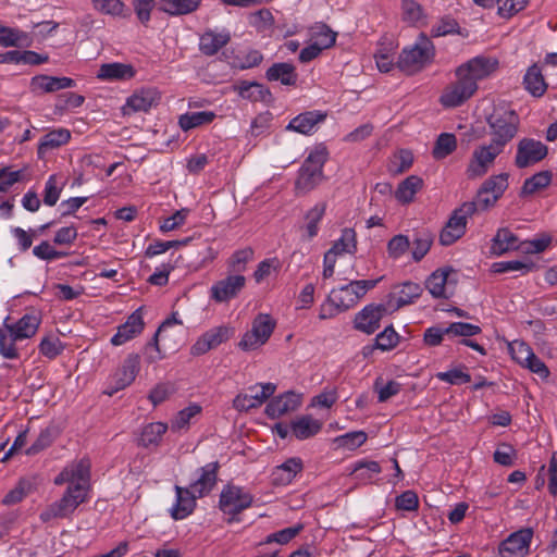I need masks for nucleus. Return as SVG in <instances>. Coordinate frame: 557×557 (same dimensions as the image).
<instances>
[{
	"instance_id": "nucleus-32",
	"label": "nucleus",
	"mask_w": 557,
	"mask_h": 557,
	"mask_svg": "<svg viewBox=\"0 0 557 557\" xmlns=\"http://www.w3.org/2000/svg\"><path fill=\"white\" fill-rule=\"evenodd\" d=\"M71 138V133L65 128L53 129L45 134L38 145V154H45L51 149L65 145Z\"/></svg>"
},
{
	"instance_id": "nucleus-42",
	"label": "nucleus",
	"mask_w": 557,
	"mask_h": 557,
	"mask_svg": "<svg viewBox=\"0 0 557 557\" xmlns=\"http://www.w3.org/2000/svg\"><path fill=\"white\" fill-rule=\"evenodd\" d=\"M403 20L411 25H425L423 8L414 0L401 1Z\"/></svg>"
},
{
	"instance_id": "nucleus-31",
	"label": "nucleus",
	"mask_w": 557,
	"mask_h": 557,
	"mask_svg": "<svg viewBox=\"0 0 557 557\" xmlns=\"http://www.w3.org/2000/svg\"><path fill=\"white\" fill-rule=\"evenodd\" d=\"M168 430V424L163 422H151L141 430L138 444L145 448L159 446L163 434Z\"/></svg>"
},
{
	"instance_id": "nucleus-18",
	"label": "nucleus",
	"mask_w": 557,
	"mask_h": 557,
	"mask_svg": "<svg viewBox=\"0 0 557 557\" xmlns=\"http://www.w3.org/2000/svg\"><path fill=\"white\" fill-rule=\"evenodd\" d=\"M300 396L294 392H286L277 397L271 399L265 407V414L271 419L280 418L281 416L296 410L300 406Z\"/></svg>"
},
{
	"instance_id": "nucleus-51",
	"label": "nucleus",
	"mask_w": 557,
	"mask_h": 557,
	"mask_svg": "<svg viewBox=\"0 0 557 557\" xmlns=\"http://www.w3.org/2000/svg\"><path fill=\"white\" fill-rule=\"evenodd\" d=\"M253 249L246 247L244 249L235 251L228 262L230 270L236 274L246 270V264L252 260Z\"/></svg>"
},
{
	"instance_id": "nucleus-12",
	"label": "nucleus",
	"mask_w": 557,
	"mask_h": 557,
	"mask_svg": "<svg viewBox=\"0 0 557 557\" xmlns=\"http://www.w3.org/2000/svg\"><path fill=\"white\" fill-rule=\"evenodd\" d=\"M503 150V148L493 143L478 147L473 151L472 159L468 165V175L470 177L483 176L493 165L496 157L499 156Z\"/></svg>"
},
{
	"instance_id": "nucleus-53",
	"label": "nucleus",
	"mask_w": 557,
	"mask_h": 557,
	"mask_svg": "<svg viewBox=\"0 0 557 557\" xmlns=\"http://www.w3.org/2000/svg\"><path fill=\"white\" fill-rule=\"evenodd\" d=\"M304 529V525L301 523H298L294 527L285 528L283 530H280L277 532L271 533L267 536L264 543H278V544H287L289 543L295 536H297Z\"/></svg>"
},
{
	"instance_id": "nucleus-40",
	"label": "nucleus",
	"mask_w": 557,
	"mask_h": 557,
	"mask_svg": "<svg viewBox=\"0 0 557 557\" xmlns=\"http://www.w3.org/2000/svg\"><path fill=\"white\" fill-rule=\"evenodd\" d=\"M552 182V174L549 171H541L531 177L527 178L521 188V195H533L536 191L547 187Z\"/></svg>"
},
{
	"instance_id": "nucleus-55",
	"label": "nucleus",
	"mask_w": 557,
	"mask_h": 557,
	"mask_svg": "<svg viewBox=\"0 0 557 557\" xmlns=\"http://www.w3.org/2000/svg\"><path fill=\"white\" fill-rule=\"evenodd\" d=\"M63 349L64 345L59 337L55 336H46L39 344L40 354L49 359H54L61 355Z\"/></svg>"
},
{
	"instance_id": "nucleus-16",
	"label": "nucleus",
	"mask_w": 557,
	"mask_h": 557,
	"mask_svg": "<svg viewBox=\"0 0 557 557\" xmlns=\"http://www.w3.org/2000/svg\"><path fill=\"white\" fill-rule=\"evenodd\" d=\"M234 90L243 99L252 102H263L265 104H272L274 97L271 90L258 82L239 81L233 86Z\"/></svg>"
},
{
	"instance_id": "nucleus-60",
	"label": "nucleus",
	"mask_w": 557,
	"mask_h": 557,
	"mask_svg": "<svg viewBox=\"0 0 557 557\" xmlns=\"http://www.w3.org/2000/svg\"><path fill=\"white\" fill-rule=\"evenodd\" d=\"M507 180V174L495 175L486 180L482 187L488 193L494 194L493 196H495V198L499 199L508 186Z\"/></svg>"
},
{
	"instance_id": "nucleus-38",
	"label": "nucleus",
	"mask_w": 557,
	"mask_h": 557,
	"mask_svg": "<svg viewBox=\"0 0 557 557\" xmlns=\"http://www.w3.org/2000/svg\"><path fill=\"white\" fill-rule=\"evenodd\" d=\"M310 37L312 42H317L323 49H327L335 44L336 33H334L326 24L318 23L310 28Z\"/></svg>"
},
{
	"instance_id": "nucleus-50",
	"label": "nucleus",
	"mask_w": 557,
	"mask_h": 557,
	"mask_svg": "<svg viewBox=\"0 0 557 557\" xmlns=\"http://www.w3.org/2000/svg\"><path fill=\"white\" fill-rule=\"evenodd\" d=\"M368 435L363 431H352L335 438L338 447L354 450L366 443Z\"/></svg>"
},
{
	"instance_id": "nucleus-47",
	"label": "nucleus",
	"mask_w": 557,
	"mask_h": 557,
	"mask_svg": "<svg viewBox=\"0 0 557 557\" xmlns=\"http://www.w3.org/2000/svg\"><path fill=\"white\" fill-rule=\"evenodd\" d=\"M201 412V406L193 404L177 412L171 422L172 431H180L188 428L190 419Z\"/></svg>"
},
{
	"instance_id": "nucleus-9",
	"label": "nucleus",
	"mask_w": 557,
	"mask_h": 557,
	"mask_svg": "<svg viewBox=\"0 0 557 557\" xmlns=\"http://www.w3.org/2000/svg\"><path fill=\"white\" fill-rule=\"evenodd\" d=\"M393 312L387 304H370L363 307L354 319V329L371 335L381 326L383 317Z\"/></svg>"
},
{
	"instance_id": "nucleus-48",
	"label": "nucleus",
	"mask_w": 557,
	"mask_h": 557,
	"mask_svg": "<svg viewBox=\"0 0 557 557\" xmlns=\"http://www.w3.org/2000/svg\"><path fill=\"white\" fill-rule=\"evenodd\" d=\"M275 326L276 321L268 313H258L251 322V329L267 339L271 337Z\"/></svg>"
},
{
	"instance_id": "nucleus-26",
	"label": "nucleus",
	"mask_w": 557,
	"mask_h": 557,
	"mask_svg": "<svg viewBox=\"0 0 557 557\" xmlns=\"http://www.w3.org/2000/svg\"><path fill=\"white\" fill-rule=\"evenodd\" d=\"M231 40L228 32L215 33L214 30H206L199 38V50L207 57H212L225 47Z\"/></svg>"
},
{
	"instance_id": "nucleus-28",
	"label": "nucleus",
	"mask_w": 557,
	"mask_h": 557,
	"mask_svg": "<svg viewBox=\"0 0 557 557\" xmlns=\"http://www.w3.org/2000/svg\"><path fill=\"white\" fill-rule=\"evenodd\" d=\"M160 101V95L156 89H141L139 92L132 95L126 106L134 112H147Z\"/></svg>"
},
{
	"instance_id": "nucleus-1",
	"label": "nucleus",
	"mask_w": 557,
	"mask_h": 557,
	"mask_svg": "<svg viewBox=\"0 0 557 557\" xmlns=\"http://www.w3.org/2000/svg\"><path fill=\"white\" fill-rule=\"evenodd\" d=\"M72 484H70L62 497L47 506L39 515L41 522L47 523L53 519H69L79 505L87 500V492L90 481V462L81 459L67 467Z\"/></svg>"
},
{
	"instance_id": "nucleus-61",
	"label": "nucleus",
	"mask_w": 557,
	"mask_h": 557,
	"mask_svg": "<svg viewBox=\"0 0 557 557\" xmlns=\"http://www.w3.org/2000/svg\"><path fill=\"white\" fill-rule=\"evenodd\" d=\"M262 405L258 393L238 394L233 400V407L238 411H248Z\"/></svg>"
},
{
	"instance_id": "nucleus-35",
	"label": "nucleus",
	"mask_w": 557,
	"mask_h": 557,
	"mask_svg": "<svg viewBox=\"0 0 557 557\" xmlns=\"http://www.w3.org/2000/svg\"><path fill=\"white\" fill-rule=\"evenodd\" d=\"M215 117L212 111L187 112L180 116L178 124L183 131L210 124Z\"/></svg>"
},
{
	"instance_id": "nucleus-7",
	"label": "nucleus",
	"mask_w": 557,
	"mask_h": 557,
	"mask_svg": "<svg viewBox=\"0 0 557 557\" xmlns=\"http://www.w3.org/2000/svg\"><path fill=\"white\" fill-rule=\"evenodd\" d=\"M252 502L253 497L242 487L226 484L220 494L219 508L224 515L230 516L227 523H233L238 521L237 516L249 508Z\"/></svg>"
},
{
	"instance_id": "nucleus-30",
	"label": "nucleus",
	"mask_w": 557,
	"mask_h": 557,
	"mask_svg": "<svg viewBox=\"0 0 557 557\" xmlns=\"http://www.w3.org/2000/svg\"><path fill=\"white\" fill-rule=\"evenodd\" d=\"M523 85L533 97H542L545 94L547 84L537 64H533L527 70L523 77Z\"/></svg>"
},
{
	"instance_id": "nucleus-4",
	"label": "nucleus",
	"mask_w": 557,
	"mask_h": 557,
	"mask_svg": "<svg viewBox=\"0 0 557 557\" xmlns=\"http://www.w3.org/2000/svg\"><path fill=\"white\" fill-rule=\"evenodd\" d=\"M487 122L492 132L491 143L503 149L516 136L520 125L516 111L505 107L495 108Z\"/></svg>"
},
{
	"instance_id": "nucleus-8",
	"label": "nucleus",
	"mask_w": 557,
	"mask_h": 557,
	"mask_svg": "<svg viewBox=\"0 0 557 557\" xmlns=\"http://www.w3.org/2000/svg\"><path fill=\"white\" fill-rule=\"evenodd\" d=\"M534 532L531 528H522L510 533L498 545L497 555L494 557H527Z\"/></svg>"
},
{
	"instance_id": "nucleus-58",
	"label": "nucleus",
	"mask_w": 557,
	"mask_h": 557,
	"mask_svg": "<svg viewBox=\"0 0 557 557\" xmlns=\"http://www.w3.org/2000/svg\"><path fill=\"white\" fill-rule=\"evenodd\" d=\"M269 339L264 338L257 331L250 329L238 343V347L244 351L256 350L263 346Z\"/></svg>"
},
{
	"instance_id": "nucleus-57",
	"label": "nucleus",
	"mask_w": 557,
	"mask_h": 557,
	"mask_svg": "<svg viewBox=\"0 0 557 557\" xmlns=\"http://www.w3.org/2000/svg\"><path fill=\"white\" fill-rule=\"evenodd\" d=\"M410 247L408 236L398 234L392 237L387 243L388 256L393 259L400 258Z\"/></svg>"
},
{
	"instance_id": "nucleus-64",
	"label": "nucleus",
	"mask_w": 557,
	"mask_h": 557,
	"mask_svg": "<svg viewBox=\"0 0 557 557\" xmlns=\"http://www.w3.org/2000/svg\"><path fill=\"white\" fill-rule=\"evenodd\" d=\"M23 171H12L11 166L0 169V193L9 190L15 183L22 181Z\"/></svg>"
},
{
	"instance_id": "nucleus-22",
	"label": "nucleus",
	"mask_w": 557,
	"mask_h": 557,
	"mask_svg": "<svg viewBox=\"0 0 557 557\" xmlns=\"http://www.w3.org/2000/svg\"><path fill=\"white\" fill-rule=\"evenodd\" d=\"M144 321L141 314L137 311L133 312L125 323L117 327V332L112 336L111 344L114 346L123 345L144 330Z\"/></svg>"
},
{
	"instance_id": "nucleus-27",
	"label": "nucleus",
	"mask_w": 557,
	"mask_h": 557,
	"mask_svg": "<svg viewBox=\"0 0 557 557\" xmlns=\"http://www.w3.org/2000/svg\"><path fill=\"white\" fill-rule=\"evenodd\" d=\"M520 246L519 238L509 228H499L491 243V253L502 256L510 250H516Z\"/></svg>"
},
{
	"instance_id": "nucleus-34",
	"label": "nucleus",
	"mask_w": 557,
	"mask_h": 557,
	"mask_svg": "<svg viewBox=\"0 0 557 557\" xmlns=\"http://www.w3.org/2000/svg\"><path fill=\"white\" fill-rule=\"evenodd\" d=\"M201 0H161L160 10L170 15H186L195 12Z\"/></svg>"
},
{
	"instance_id": "nucleus-29",
	"label": "nucleus",
	"mask_w": 557,
	"mask_h": 557,
	"mask_svg": "<svg viewBox=\"0 0 557 557\" xmlns=\"http://www.w3.org/2000/svg\"><path fill=\"white\" fill-rule=\"evenodd\" d=\"M322 423L311 416L298 417L290 423V430L298 440H307L320 432Z\"/></svg>"
},
{
	"instance_id": "nucleus-14",
	"label": "nucleus",
	"mask_w": 557,
	"mask_h": 557,
	"mask_svg": "<svg viewBox=\"0 0 557 557\" xmlns=\"http://www.w3.org/2000/svg\"><path fill=\"white\" fill-rule=\"evenodd\" d=\"M76 85L71 77H58L46 74L35 75L29 81V90L35 96L51 94L62 89L72 88Z\"/></svg>"
},
{
	"instance_id": "nucleus-20",
	"label": "nucleus",
	"mask_w": 557,
	"mask_h": 557,
	"mask_svg": "<svg viewBox=\"0 0 557 557\" xmlns=\"http://www.w3.org/2000/svg\"><path fill=\"white\" fill-rule=\"evenodd\" d=\"M304 469L302 460L298 457L288 458L285 462L276 466L271 474L272 484L285 486L293 482L296 475Z\"/></svg>"
},
{
	"instance_id": "nucleus-46",
	"label": "nucleus",
	"mask_w": 557,
	"mask_h": 557,
	"mask_svg": "<svg viewBox=\"0 0 557 557\" xmlns=\"http://www.w3.org/2000/svg\"><path fill=\"white\" fill-rule=\"evenodd\" d=\"M432 243L433 236L429 232L416 233L412 243V259L416 262L421 261L429 252Z\"/></svg>"
},
{
	"instance_id": "nucleus-5",
	"label": "nucleus",
	"mask_w": 557,
	"mask_h": 557,
	"mask_svg": "<svg viewBox=\"0 0 557 557\" xmlns=\"http://www.w3.org/2000/svg\"><path fill=\"white\" fill-rule=\"evenodd\" d=\"M434 55V46L430 38L421 33L417 41L408 48H404L399 54L397 66L406 74L419 72Z\"/></svg>"
},
{
	"instance_id": "nucleus-25",
	"label": "nucleus",
	"mask_w": 557,
	"mask_h": 557,
	"mask_svg": "<svg viewBox=\"0 0 557 557\" xmlns=\"http://www.w3.org/2000/svg\"><path fill=\"white\" fill-rule=\"evenodd\" d=\"M136 74L133 65L120 62L104 63L100 66L97 78L101 81H128Z\"/></svg>"
},
{
	"instance_id": "nucleus-10",
	"label": "nucleus",
	"mask_w": 557,
	"mask_h": 557,
	"mask_svg": "<svg viewBox=\"0 0 557 557\" xmlns=\"http://www.w3.org/2000/svg\"><path fill=\"white\" fill-rule=\"evenodd\" d=\"M548 153V148L542 141L524 137L517 145L515 164L524 169L541 162Z\"/></svg>"
},
{
	"instance_id": "nucleus-52",
	"label": "nucleus",
	"mask_w": 557,
	"mask_h": 557,
	"mask_svg": "<svg viewBox=\"0 0 557 557\" xmlns=\"http://www.w3.org/2000/svg\"><path fill=\"white\" fill-rule=\"evenodd\" d=\"M325 203H317L311 208L307 214L306 220L308 221L306 230L309 238H313L318 234V224L322 220L325 213Z\"/></svg>"
},
{
	"instance_id": "nucleus-45",
	"label": "nucleus",
	"mask_w": 557,
	"mask_h": 557,
	"mask_svg": "<svg viewBox=\"0 0 557 557\" xmlns=\"http://www.w3.org/2000/svg\"><path fill=\"white\" fill-rule=\"evenodd\" d=\"M400 336L395 331L393 325L386 326L381 333L374 338V347L382 351L394 349L399 343Z\"/></svg>"
},
{
	"instance_id": "nucleus-62",
	"label": "nucleus",
	"mask_w": 557,
	"mask_h": 557,
	"mask_svg": "<svg viewBox=\"0 0 557 557\" xmlns=\"http://www.w3.org/2000/svg\"><path fill=\"white\" fill-rule=\"evenodd\" d=\"M25 37L26 35L18 29L0 25V46L17 47Z\"/></svg>"
},
{
	"instance_id": "nucleus-2",
	"label": "nucleus",
	"mask_w": 557,
	"mask_h": 557,
	"mask_svg": "<svg viewBox=\"0 0 557 557\" xmlns=\"http://www.w3.org/2000/svg\"><path fill=\"white\" fill-rule=\"evenodd\" d=\"M494 58L475 57L455 71V107L470 99L478 89V82L496 71Z\"/></svg>"
},
{
	"instance_id": "nucleus-59",
	"label": "nucleus",
	"mask_w": 557,
	"mask_h": 557,
	"mask_svg": "<svg viewBox=\"0 0 557 557\" xmlns=\"http://www.w3.org/2000/svg\"><path fill=\"white\" fill-rule=\"evenodd\" d=\"M450 333H453V323L448 324L444 329L431 326L426 329L423 334L424 344L430 347L438 346L442 343L444 335Z\"/></svg>"
},
{
	"instance_id": "nucleus-49",
	"label": "nucleus",
	"mask_w": 557,
	"mask_h": 557,
	"mask_svg": "<svg viewBox=\"0 0 557 557\" xmlns=\"http://www.w3.org/2000/svg\"><path fill=\"white\" fill-rule=\"evenodd\" d=\"M508 352L512 360L522 366L528 358L533 356V349L523 341L515 339L508 343Z\"/></svg>"
},
{
	"instance_id": "nucleus-36",
	"label": "nucleus",
	"mask_w": 557,
	"mask_h": 557,
	"mask_svg": "<svg viewBox=\"0 0 557 557\" xmlns=\"http://www.w3.org/2000/svg\"><path fill=\"white\" fill-rule=\"evenodd\" d=\"M451 270L453 269L450 267H447L443 270H436L428 277L425 287L434 298L444 297L445 285Z\"/></svg>"
},
{
	"instance_id": "nucleus-3",
	"label": "nucleus",
	"mask_w": 557,
	"mask_h": 557,
	"mask_svg": "<svg viewBox=\"0 0 557 557\" xmlns=\"http://www.w3.org/2000/svg\"><path fill=\"white\" fill-rule=\"evenodd\" d=\"M327 157L329 152L323 146L317 147L308 154L298 171V177L295 182L297 194L305 195L323 181V166L327 161Z\"/></svg>"
},
{
	"instance_id": "nucleus-54",
	"label": "nucleus",
	"mask_w": 557,
	"mask_h": 557,
	"mask_svg": "<svg viewBox=\"0 0 557 557\" xmlns=\"http://www.w3.org/2000/svg\"><path fill=\"white\" fill-rule=\"evenodd\" d=\"M453 153V133H442L433 147L432 156L435 160H442Z\"/></svg>"
},
{
	"instance_id": "nucleus-56",
	"label": "nucleus",
	"mask_w": 557,
	"mask_h": 557,
	"mask_svg": "<svg viewBox=\"0 0 557 557\" xmlns=\"http://www.w3.org/2000/svg\"><path fill=\"white\" fill-rule=\"evenodd\" d=\"M249 23L258 32H263L274 25V16L269 9H260L250 15Z\"/></svg>"
},
{
	"instance_id": "nucleus-63",
	"label": "nucleus",
	"mask_w": 557,
	"mask_h": 557,
	"mask_svg": "<svg viewBox=\"0 0 557 557\" xmlns=\"http://www.w3.org/2000/svg\"><path fill=\"white\" fill-rule=\"evenodd\" d=\"M94 9L109 15H121L125 4L121 0H91Z\"/></svg>"
},
{
	"instance_id": "nucleus-17",
	"label": "nucleus",
	"mask_w": 557,
	"mask_h": 557,
	"mask_svg": "<svg viewBox=\"0 0 557 557\" xmlns=\"http://www.w3.org/2000/svg\"><path fill=\"white\" fill-rule=\"evenodd\" d=\"M10 318L7 317L3 325L9 332L12 342H17L33 337L40 324V319L35 314H24L16 323L9 324Z\"/></svg>"
},
{
	"instance_id": "nucleus-24",
	"label": "nucleus",
	"mask_w": 557,
	"mask_h": 557,
	"mask_svg": "<svg viewBox=\"0 0 557 557\" xmlns=\"http://www.w3.org/2000/svg\"><path fill=\"white\" fill-rule=\"evenodd\" d=\"M265 78L269 82H280L285 86H295L298 81V74L294 64L288 62L273 63L265 71Z\"/></svg>"
},
{
	"instance_id": "nucleus-13",
	"label": "nucleus",
	"mask_w": 557,
	"mask_h": 557,
	"mask_svg": "<svg viewBox=\"0 0 557 557\" xmlns=\"http://www.w3.org/2000/svg\"><path fill=\"white\" fill-rule=\"evenodd\" d=\"M246 278L242 274H233L215 282L210 289V297L215 302H227L238 296L245 287Z\"/></svg>"
},
{
	"instance_id": "nucleus-19",
	"label": "nucleus",
	"mask_w": 557,
	"mask_h": 557,
	"mask_svg": "<svg viewBox=\"0 0 557 557\" xmlns=\"http://www.w3.org/2000/svg\"><path fill=\"white\" fill-rule=\"evenodd\" d=\"M176 503L171 509V517L174 520H182L188 517L196 508V499L199 497L189 487L175 485Z\"/></svg>"
},
{
	"instance_id": "nucleus-41",
	"label": "nucleus",
	"mask_w": 557,
	"mask_h": 557,
	"mask_svg": "<svg viewBox=\"0 0 557 557\" xmlns=\"http://www.w3.org/2000/svg\"><path fill=\"white\" fill-rule=\"evenodd\" d=\"M330 249L333 250L336 255H342L345 252L355 253L357 250L355 230L349 227L344 228L342 231V236L334 242Z\"/></svg>"
},
{
	"instance_id": "nucleus-44",
	"label": "nucleus",
	"mask_w": 557,
	"mask_h": 557,
	"mask_svg": "<svg viewBox=\"0 0 557 557\" xmlns=\"http://www.w3.org/2000/svg\"><path fill=\"white\" fill-rule=\"evenodd\" d=\"M382 471L377 461L373 460H359L354 465L351 474H355L356 480L359 482H367L371 480L372 474H377Z\"/></svg>"
},
{
	"instance_id": "nucleus-33",
	"label": "nucleus",
	"mask_w": 557,
	"mask_h": 557,
	"mask_svg": "<svg viewBox=\"0 0 557 557\" xmlns=\"http://www.w3.org/2000/svg\"><path fill=\"white\" fill-rule=\"evenodd\" d=\"M423 186V181L417 175L405 178L395 191V198L401 203H410L418 190Z\"/></svg>"
},
{
	"instance_id": "nucleus-6",
	"label": "nucleus",
	"mask_w": 557,
	"mask_h": 557,
	"mask_svg": "<svg viewBox=\"0 0 557 557\" xmlns=\"http://www.w3.org/2000/svg\"><path fill=\"white\" fill-rule=\"evenodd\" d=\"M381 281L376 280H360L350 281L348 284L334 288L327 296V301L342 312L352 308L357 302L367 294L368 290L374 288Z\"/></svg>"
},
{
	"instance_id": "nucleus-39",
	"label": "nucleus",
	"mask_w": 557,
	"mask_h": 557,
	"mask_svg": "<svg viewBox=\"0 0 557 557\" xmlns=\"http://www.w3.org/2000/svg\"><path fill=\"white\" fill-rule=\"evenodd\" d=\"M58 436L55 426H47L41 430L34 443L26 449V455L34 456L51 446Z\"/></svg>"
},
{
	"instance_id": "nucleus-37",
	"label": "nucleus",
	"mask_w": 557,
	"mask_h": 557,
	"mask_svg": "<svg viewBox=\"0 0 557 557\" xmlns=\"http://www.w3.org/2000/svg\"><path fill=\"white\" fill-rule=\"evenodd\" d=\"M476 211L474 202H465L460 208L455 210V242L462 237L466 233L468 219Z\"/></svg>"
},
{
	"instance_id": "nucleus-11",
	"label": "nucleus",
	"mask_w": 557,
	"mask_h": 557,
	"mask_svg": "<svg viewBox=\"0 0 557 557\" xmlns=\"http://www.w3.org/2000/svg\"><path fill=\"white\" fill-rule=\"evenodd\" d=\"M235 334V329L228 325H220L205 332L190 347L193 356H201L227 342Z\"/></svg>"
},
{
	"instance_id": "nucleus-23",
	"label": "nucleus",
	"mask_w": 557,
	"mask_h": 557,
	"mask_svg": "<svg viewBox=\"0 0 557 557\" xmlns=\"http://www.w3.org/2000/svg\"><path fill=\"white\" fill-rule=\"evenodd\" d=\"M219 469L220 465L218 461L209 462L201 467L199 478L189 485V488L199 497L209 494L216 484Z\"/></svg>"
},
{
	"instance_id": "nucleus-21",
	"label": "nucleus",
	"mask_w": 557,
	"mask_h": 557,
	"mask_svg": "<svg viewBox=\"0 0 557 557\" xmlns=\"http://www.w3.org/2000/svg\"><path fill=\"white\" fill-rule=\"evenodd\" d=\"M422 293V288L419 284L413 282H405L397 292H391L387 295V306L392 311H396L399 308L411 304Z\"/></svg>"
},
{
	"instance_id": "nucleus-15",
	"label": "nucleus",
	"mask_w": 557,
	"mask_h": 557,
	"mask_svg": "<svg viewBox=\"0 0 557 557\" xmlns=\"http://www.w3.org/2000/svg\"><path fill=\"white\" fill-rule=\"evenodd\" d=\"M327 113L320 110L306 111L293 117L286 126V131L296 132L301 135H311L317 126L323 123Z\"/></svg>"
},
{
	"instance_id": "nucleus-43",
	"label": "nucleus",
	"mask_w": 557,
	"mask_h": 557,
	"mask_svg": "<svg viewBox=\"0 0 557 557\" xmlns=\"http://www.w3.org/2000/svg\"><path fill=\"white\" fill-rule=\"evenodd\" d=\"M492 268L495 273L520 272L525 274L535 268V263L524 260H509L495 262Z\"/></svg>"
}]
</instances>
